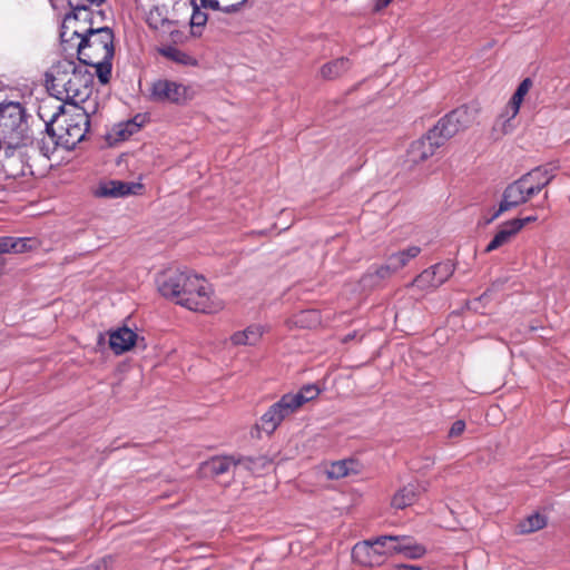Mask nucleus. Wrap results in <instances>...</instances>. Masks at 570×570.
I'll return each mask as SVG.
<instances>
[{
	"label": "nucleus",
	"mask_w": 570,
	"mask_h": 570,
	"mask_svg": "<svg viewBox=\"0 0 570 570\" xmlns=\"http://www.w3.org/2000/svg\"><path fill=\"white\" fill-rule=\"evenodd\" d=\"M531 87H532V80L530 78H525L518 86L515 94H519L520 97L524 98L528 95Z\"/></svg>",
	"instance_id": "nucleus-34"
},
{
	"label": "nucleus",
	"mask_w": 570,
	"mask_h": 570,
	"mask_svg": "<svg viewBox=\"0 0 570 570\" xmlns=\"http://www.w3.org/2000/svg\"><path fill=\"white\" fill-rule=\"evenodd\" d=\"M104 2V0H68L69 6L76 11H87L88 7L91 4L99 6Z\"/></svg>",
	"instance_id": "nucleus-30"
},
{
	"label": "nucleus",
	"mask_w": 570,
	"mask_h": 570,
	"mask_svg": "<svg viewBox=\"0 0 570 570\" xmlns=\"http://www.w3.org/2000/svg\"><path fill=\"white\" fill-rule=\"evenodd\" d=\"M420 253L421 248L419 246H410L406 249L391 254L387 259L391 263V267L397 272L405 267L409 262L415 258Z\"/></svg>",
	"instance_id": "nucleus-23"
},
{
	"label": "nucleus",
	"mask_w": 570,
	"mask_h": 570,
	"mask_svg": "<svg viewBox=\"0 0 570 570\" xmlns=\"http://www.w3.org/2000/svg\"><path fill=\"white\" fill-rule=\"evenodd\" d=\"M159 293L194 312L215 313L223 303L214 296L210 284L190 271L167 269L157 277Z\"/></svg>",
	"instance_id": "nucleus-1"
},
{
	"label": "nucleus",
	"mask_w": 570,
	"mask_h": 570,
	"mask_svg": "<svg viewBox=\"0 0 570 570\" xmlns=\"http://www.w3.org/2000/svg\"><path fill=\"white\" fill-rule=\"evenodd\" d=\"M204 9L223 11L225 13L236 12L246 0H199Z\"/></svg>",
	"instance_id": "nucleus-25"
},
{
	"label": "nucleus",
	"mask_w": 570,
	"mask_h": 570,
	"mask_svg": "<svg viewBox=\"0 0 570 570\" xmlns=\"http://www.w3.org/2000/svg\"><path fill=\"white\" fill-rule=\"evenodd\" d=\"M381 544H377L374 540L356 543L352 549V558L355 562L373 567L380 563V557L384 556L380 549Z\"/></svg>",
	"instance_id": "nucleus-15"
},
{
	"label": "nucleus",
	"mask_w": 570,
	"mask_h": 570,
	"mask_svg": "<svg viewBox=\"0 0 570 570\" xmlns=\"http://www.w3.org/2000/svg\"><path fill=\"white\" fill-rule=\"evenodd\" d=\"M397 568H404V569H410V570H420L419 567L411 566V564H401V566H397Z\"/></svg>",
	"instance_id": "nucleus-41"
},
{
	"label": "nucleus",
	"mask_w": 570,
	"mask_h": 570,
	"mask_svg": "<svg viewBox=\"0 0 570 570\" xmlns=\"http://www.w3.org/2000/svg\"><path fill=\"white\" fill-rule=\"evenodd\" d=\"M146 21L150 28L159 31L163 36H168L169 40L173 42L183 41V32L178 30L177 22L167 17V11L164 7H154L150 9L147 13Z\"/></svg>",
	"instance_id": "nucleus-12"
},
{
	"label": "nucleus",
	"mask_w": 570,
	"mask_h": 570,
	"mask_svg": "<svg viewBox=\"0 0 570 570\" xmlns=\"http://www.w3.org/2000/svg\"><path fill=\"white\" fill-rule=\"evenodd\" d=\"M515 117L517 115L507 109L498 117L492 128L494 139H501L514 131L517 127Z\"/></svg>",
	"instance_id": "nucleus-20"
},
{
	"label": "nucleus",
	"mask_w": 570,
	"mask_h": 570,
	"mask_svg": "<svg viewBox=\"0 0 570 570\" xmlns=\"http://www.w3.org/2000/svg\"><path fill=\"white\" fill-rule=\"evenodd\" d=\"M14 238L12 237H1L0 238V253H11L12 248H14Z\"/></svg>",
	"instance_id": "nucleus-35"
},
{
	"label": "nucleus",
	"mask_w": 570,
	"mask_h": 570,
	"mask_svg": "<svg viewBox=\"0 0 570 570\" xmlns=\"http://www.w3.org/2000/svg\"><path fill=\"white\" fill-rule=\"evenodd\" d=\"M3 168L8 177L14 179L35 175L32 167L26 163V159L21 154L8 157L3 164Z\"/></svg>",
	"instance_id": "nucleus-17"
},
{
	"label": "nucleus",
	"mask_w": 570,
	"mask_h": 570,
	"mask_svg": "<svg viewBox=\"0 0 570 570\" xmlns=\"http://www.w3.org/2000/svg\"><path fill=\"white\" fill-rule=\"evenodd\" d=\"M321 390L315 384L304 385L296 393L284 394L273 403L252 426L249 434L261 440L263 435L271 436L281 426L282 422L294 415L305 403L316 399Z\"/></svg>",
	"instance_id": "nucleus-3"
},
{
	"label": "nucleus",
	"mask_w": 570,
	"mask_h": 570,
	"mask_svg": "<svg viewBox=\"0 0 570 570\" xmlns=\"http://www.w3.org/2000/svg\"><path fill=\"white\" fill-rule=\"evenodd\" d=\"M547 170L537 168L505 187L502 199L488 223L494 222L503 213L525 204L533 195L539 194L550 181Z\"/></svg>",
	"instance_id": "nucleus-4"
},
{
	"label": "nucleus",
	"mask_w": 570,
	"mask_h": 570,
	"mask_svg": "<svg viewBox=\"0 0 570 570\" xmlns=\"http://www.w3.org/2000/svg\"><path fill=\"white\" fill-rule=\"evenodd\" d=\"M392 0H376L375 3V10H382L383 8L387 7Z\"/></svg>",
	"instance_id": "nucleus-39"
},
{
	"label": "nucleus",
	"mask_w": 570,
	"mask_h": 570,
	"mask_svg": "<svg viewBox=\"0 0 570 570\" xmlns=\"http://www.w3.org/2000/svg\"><path fill=\"white\" fill-rule=\"evenodd\" d=\"M520 224L512 223L511 220H508L503 223L492 240L487 245L485 253L493 252L503 245L509 244L512 238L519 233L518 227Z\"/></svg>",
	"instance_id": "nucleus-18"
},
{
	"label": "nucleus",
	"mask_w": 570,
	"mask_h": 570,
	"mask_svg": "<svg viewBox=\"0 0 570 570\" xmlns=\"http://www.w3.org/2000/svg\"><path fill=\"white\" fill-rule=\"evenodd\" d=\"M523 99V97H520L519 94L514 92L505 109L512 111L514 115H518Z\"/></svg>",
	"instance_id": "nucleus-31"
},
{
	"label": "nucleus",
	"mask_w": 570,
	"mask_h": 570,
	"mask_svg": "<svg viewBox=\"0 0 570 570\" xmlns=\"http://www.w3.org/2000/svg\"><path fill=\"white\" fill-rule=\"evenodd\" d=\"M195 97L191 86L160 78L150 83L149 99L156 102L184 105Z\"/></svg>",
	"instance_id": "nucleus-8"
},
{
	"label": "nucleus",
	"mask_w": 570,
	"mask_h": 570,
	"mask_svg": "<svg viewBox=\"0 0 570 570\" xmlns=\"http://www.w3.org/2000/svg\"><path fill=\"white\" fill-rule=\"evenodd\" d=\"M399 548V541H393L392 543H387L385 547H380L383 551V554H394L400 553L396 549Z\"/></svg>",
	"instance_id": "nucleus-36"
},
{
	"label": "nucleus",
	"mask_w": 570,
	"mask_h": 570,
	"mask_svg": "<svg viewBox=\"0 0 570 570\" xmlns=\"http://www.w3.org/2000/svg\"><path fill=\"white\" fill-rule=\"evenodd\" d=\"M351 68V61L347 58H338L325 63L321 68V75L325 79H335L344 75Z\"/></svg>",
	"instance_id": "nucleus-22"
},
{
	"label": "nucleus",
	"mask_w": 570,
	"mask_h": 570,
	"mask_svg": "<svg viewBox=\"0 0 570 570\" xmlns=\"http://www.w3.org/2000/svg\"><path fill=\"white\" fill-rule=\"evenodd\" d=\"M83 65L94 67L96 69L97 77L102 85L109 82L111 76V60L85 62Z\"/></svg>",
	"instance_id": "nucleus-26"
},
{
	"label": "nucleus",
	"mask_w": 570,
	"mask_h": 570,
	"mask_svg": "<svg viewBox=\"0 0 570 570\" xmlns=\"http://www.w3.org/2000/svg\"><path fill=\"white\" fill-rule=\"evenodd\" d=\"M28 239L26 238H14V248H12V253H22L26 249Z\"/></svg>",
	"instance_id": "nucleus-38"
},
{
	"label": "nucleus",
	"mask_w": 570,
	"mask_h": 570,
	"mask_svg": "<svg viewBox=\"0 0 570 570\" xmlns=\"http://www.w3.org/2000/svg\"><path fill=\"white\" fill-rule=\"evenodd\" d=\"M394 273H396V272L394 271V268L391 267V263H390L389 259H386V263L381 265L380 267H377L376 271H375V274L380 278L390 277Z\"/></svg>",
	"instance_id": "nucleus-32"
},
{
	"label": "nucleus",
	"mask_w": 570,
	"mask_h": 570,
	"mask_svg": "<svg viewBox=\"0 0 570 570\" xmlns=\"http://www.w3.org/2000/svg\"><path fill=\"white\" fill-rule=\"evenodd\" d=\"M320 468L318 473L330 480L344 478L351 473L348 465H320Z\"/></svg>",
	"instance_id": "nucleus-27"
},
{
	"label": "nucleus",
	"mask_w": 570,
	"mask_h": 570,
	"mask_svg": "<svg viewBox=\"0 0 570 570\" xmlns=\"http://www.w3.org/2000/svg\"><path fill=\"white\" fill-rule=\"evenodd\" d=\"M137 341V333L127 326L118 327L109 332V346L117 355L131 350Z\"/></svg>",
	"instance_id": "nucleus-16"
},
{
	"label": "nucleus",
	"mask_w": 570,
	"mask_h": 570,
	"mask_svg": "<svg viewBox=\"0 0 570 570\" xmlns=\"http://www.w3.org/2000/svg\"><path fill=\"white\" fill-rule=\"evenodd\" d=\"M442 146V138L436 137L430 129L424 136L410 145L407 149V161L412 165L425 161Z\"/></svg>",
	"instance_id": "nucleus-11"
},
{
	"label": "nucleus",
	"mask_w": 570,
	"mask_h": 570,
	"mask_svg": "<svg viewBox=\"0 0 570 570\" xmlns=\"http://www.w3.org/2000/svg\"><path fill=\"white\" fill-rule=\"evenodd\" d=\"M393 541H399V548L396 550L409 559H420L426 552V549L422 544L415 542L411 537L381 535L375 538V542L382 547H385L387 543H392Z\"/></svg>",
	"instance_id": "nucleus-13"
},
{
	"label": "nucleus",
	"mask_w": 570,
	"mask_h": 570,
	"mask_svg": "<svg viewBox=\"0 0 570 570\" xmlns=\"http://www.w3.org/2000/svg\"><path fill=\"white\" fill-rule=\"evenodd\" d=\"M264 330L261 325H250L243 331L235 332L230 336V342L234 345H256L262 336Z\"/></svg>",
	"instance_id": "nucleus-19"
},
{
	"label": "nucleus",
	"mask_w": 570,
	"mask_h": 570,
	"mask_svg": "<svg viewBox=\"0 0 570 570\" xmlns=\"http://www.w3.org/2000/svg\"><path fill=\"white\" fill-rule=\"evenodd\" d=\"M547 525L546 515L534 512L518 524V533L529 534L543 529Z\"/></svg>",
	"instance_id": "nucleus-24"
},
{
	"label": "nucleus",
	"mask_w": 570,
	"mask_h": 570,
	"mask_svg": "<svg viewBox=\"0 0 570 570\" xmlns=\"http://www.w3.org/2000/svg\"><path fill=\"white\" fill-rule=\"evenodd\" d=\"M94 75L77 66L73 61L63 60L55 65L47 75V87L58 100L81 107L87 104L94 92Z\"/></svg>",
	"instance_id": "nucleus-2"
},
{
	"label": "nucleus",
	"mask_w": 570,
	"mask_h": 570,
	"mask_svg": "<svg viewBox=\"0 0 570 570\" xmlns=\"http://www.w3.org/2000/svg\"><path fill=\"white\" fill-rule=\"evenodd\" d=\"M163 55L166 56L167 58L176 61V62H180V63H187V61L189 60V56L183 51H180L179 49L175 48V47H167L163 50Z\"/></svg>",
	"instance_id": "nucleus-29"
},
{
	"label": "nucleus",
	"mask_w": 570,
	"mask_h": 570,
	"mask_svg": "<svg viewBox=\"0 0 570 570\" xmlns=\"http://www.w3.org/2000/svg\"><path fill=\"white\" fill-rule=\"evenodd\" d=\"M453 272L454 265L451 262L439 263L424 269L409 286L417 288L424 295L445 283Z\"/></svg>",
	"instance_id": "nucleus-10"
},
{
	"label": "nucleus",
	"mask_w": 570,
	"mask_h": 570,
	"mask_svg": "<svg viewBox=\"0 0 570 570\" xmlns=\"http://www.w3.org/2000/svg\"><path fill=\"white\" fill-rule=\"evenodd\" d=\"M464 429H465V423H464V421H462V420H458V421H455V422L452 424V426H451V429H450V431H449V436H451V438H458V436H460V435L463 433Z\"/></svg>",
	"instance_id": "nucleus-33"
},
{
	"label": "nucleus",
	"mask_w": 570,
	"mask_h": 570,
	"mask_svg": "<svg viewBox=\"0 0 570 570\" xmlns=\"http://www.w3.org/2000/svg\"><path fill=\"white\" fill-rule=\"evenodd\" d=\"M419 495V488L415 484H407L400 489L392 498V507L395 509H405L412 505Z\"/></svg>",
	"instance_id": "nucleus-21"
},
{
	"label": "nucleus",
	"mask_w": 570,
	"mask_h": 570,
	"mask_svg": "<svg viewBox=\"0 0 570 570\" xmlns=\"http://www.w3.org/2000/svg\"><path fill=\"white\" fill-rule=\"evenodd\" d=\"M537 220V216H528L524 218H515L511 219L512 223L520 224L518 227V232H520L528 223H532Z\"/></svg>",
	"instance_id": "nucleus-37"
},
{
	"label": "nucleus",
	"mask_w": 570,
	"mask_h": 570,
	"mask_svg": "<svg viewBox=\"0 0 570 570\" xmlns=\"http://www.w3.org/2000/svg\"><path fill=\"white\" fill-rule=\"evenodd\" d=\"M24 109L19 102L0 104V139L10 147L18 146L27 130Z\"/></svg>",
	"instance_id": "nucleus-7"
},
{
	"label": "nucleus",
	"mask_w": 570,
	"mask_h": 570,
	"mask_svg": "<svg viewBox=\"0 0 570 570\" xmlns=\"http://www.w3.org/2000/svg\"><path fill=\"white\" fill-rule=\"evenodd\" d=\"M193 7H194V10H193V14L190 18V27H191V29L203 28L208 20V16L204 11H202L203 7H202L200 2L197 3L196 1H193Z\"/></svg>",
	"instance_id": "nucleus-28"
},
{
	"label": "nucleus",
	"mask_w": 570,
	"mask_h": 570,
	"mask_svg": "<svg viewBox=\"0 0 570 570\" xmlns=\"http://www.w3.org/2000/svg\"><path fill=\"white\" fill-rule=\"evenodd\" d=\"M227 470H228V465H218V468L215 469L214 473L222 474V473L227 472Z\"/></svg>",
	"instance_id": "nucleus-40"
},
{
	"label": "nucleus",
	"mask_w": 570,
	"mask_h": 570,
	"mask_svg": "<svg viewBox=\"0 0 570 570\" xmlns=\"http://www.w3.org/2000/svg\"><path fill=\"white\" fill-rule=\"evenodd\" d=\"M142 188L144 186L140 183L109 180L102 183L96 194L100 197L118 198L137 195L142 190Z\"/></svg>",
	"instance_id": "nucleus-14"
},
{
	"label": "nucleus",
	"mask_w": 570,
	"mask_h": 570,
	"mask_svg": "<svg viewBox=\"0 0 570 570\" xmlns=\"http://www.w3.org/2000/svg\"><path fill=\"white\" fill-rule=\"evenodd\" d=\"M73 35L80 38L78 43V59L81 63L112 60L114 33L104 27L87 29L85 33L75 30Z\"/></svg>",
	"instance_id": "nucleus-6"
},
{
	"label": "nucleus",
	"mask_w": 570,
	"mask_h": 570,
	"mask_svg": "<svg viewBox=\"0 0 570 570\" xmlns=\"http://www.w3.org/2000/svg\"><path fill=\"white\" fill-rule=\"evenodd\" d=\"M95 106L71 107L61 115H55L51 119V130L57 137V142L66 149L75 148L86 137L89 129V112Z\"/></svg>",
	"instance_id": "nucleus-5"
},
{
	"label": "nucleus",
	"mask_w": 570,
	"mask_h": 570,
	"mask_svg": "<svg viewBox=\"0 0 570 570\" xmlns=\"http://www.w3.org/2000/svg\"><path fill=\"white\" fill-rule=\"evenodd\" d=\"M474 118V110L463 106L441 118L431 130L436 137L442 138V144L444 145L448 139L469 128L473 124Z\"/></svg>",
	"instance_id": "nucleus-9"
},
{
	"label": "nucleus",
	"mask_w": 570,
	"mask_h": 570,
	"mask_svg": "<svg viewBox=\"0 0 570 570\" xmlns=\"http://www.w3.org/2000/svg\"><path fill=\"white\" fill-rule=\"evenodd\" d=\"M335 463H342V464L355 463V460L354 459H343V460L336 461Z\"/></svg>",
	"instance_id": "nucleus-42"
}]
</instances>
